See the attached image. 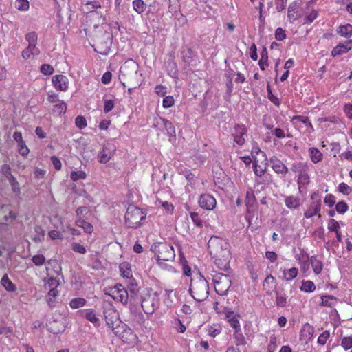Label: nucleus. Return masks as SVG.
Wrapping results in <instances>:
<instances>
[{"label": "nucleus", "instance_id": "f257e3e1", "mask_svg": "<svg viewBox=\"0 0 352 352\" xmlns=\"http://www.w3.org/2000/svg\"><path fill=\"white\" fill-rule=\"evenodd\" d=\"M208 245L210 254L214 259L217 267L221 270H227L229 267L230 259L227 243L218 237H211Z\"/></svg>", "mask_w": 352, "mask_h": 352}, {"label": "nucleus", "instance_id": "f03ea898", "mask_svg": "<svg viewBox=\"0 0 352 352\" xmlns=\"http://www.w3.org/2000/svg\"><path fill=\"white\" fill-rule=\"evenodd\" d=\"M139 65L132 59L126 60L120 67L119 78L122 85L125 83L136 87L140 85V78L138 74Z\"/></svg>", "mask_w": 352, "mask_h": 352}, {"label": "nucleus", "instance_id": "7ed1b4c3", "mask_svg": "<svg viewBox=\"0 0 352 352\" xmlns=\"http://www.w3.org/2000/svg\"><path fill=\"white\" fill-rule=\"evenodd\" d=\"M189 290L191 296L197 302L204 301L209 295L208 283L201 274L192 278Z\"/></svg>", "mask_w": 352, "mask_h": 352}, {"label": "nucleus", "instance_id": "20e7f679", "mask_svg": "<svg viewBox=\"0 0 352 352\" xmlns=\"http://www.w3.org/2000/svg\"><path fill=\"white\" fill-rule=\"evenodd\" d=\"M124 218L127 227L137 228L142 225L146 214L140 208L131 205L127 208Z\"/></svg>", "mask_w": 352, "mask_h": 352}, {"label": "nucleus", "instance_id": "39448f33", "mask_svg": "<svg viewBox=\"0 0 352 352\" xmlns=\"http://www.w3.org/2000/svg\"><path fill=\"white\" fill-rule=\"evenodd\" d=\"M160 298L156 292L148 289L142 296L141 306L146 314H152L159 307Z\"/></svg>", "mask_w": 352, "mask_h": 352}, {"label": "nucleus", "instance_id": "423d86ee", "mask_svg": "<svg viewBox=\"0 0 352 352\" xmlns=\"http://www.w3.org/2000/svg\"><path fill=\"white\" fill-rule=\"evenodd\" d=\"M155 258L159 265L164 261H173L175 257L173 247L168 243H162L154 247Z\"/></svg>", "mask_w": 352, "mask_h": 352}, {"label": "nucleus", "instance_id": "0eeeda50", "mask_svg": "<svg viewBox=\"0 0 352 352\" xmlns=\"http://www.w3.org/2000/svg\"><path fill=\"white\" fill-rule=\"evenodd\" d=\"M212 276L216 292L221 296L227 294L231 286L230 276L220 272H214Z\"/></svg>", "mask_w": 352, "mask_h": 352}, {"label": "nucleus", "instance_id": "6e6552de", "mask_svg": "<svg viewBox=\"0 0 352 352\" xmlns=\"http://www.w3.org/2000/svg\"><path fill=\"white\" fill-rule=\"evenodd\" d=\"M291 170L298 175L297 182L300 188L301 185H306L309 183V166L305 162H295L292 164Z\"/></svg>", "mask_w": 352, "mask_h": 352}, {"label": "nucleus", "instance_id": "1a4fd4ad", "mask_svg": "<svg viewBox=\"0 0 352 352\" xmlns=\"http://www.w3.org/2000/svg\"><path fill=\"white\" fill-rule=\"evenodd\" d=\"M311 203L304 213V217L307 219L311 218L314 215H318V217H320L321 196L318 191L314 192L311 195Z\"/></svg>", "mask_w": 352, "mask_h": 352}, {"label": "nucleus", "instance_id": "9d476101", "mask_svg": "<svg viewBox=\"0 0 352 352\" xmlns=\"http://www.w3.org/2000/svg\"><path fill=\"white\" fill-rule=\"evenodd\" d=\"M104 316L108 327L114 331L120 324L118 312L111 305H108L104 308Z\"/></svg>", "mask_w": 352, "mask_h": 352}, {"label": "nucleus", "instance_id": "9b49d317", "mask_svg": "<svg viewBox=\"0 0 352 352\" xmlns=\"http://www.w3.org/2000/svg\"><path fill=\"white\" fill-rule=\"evenodd\" d=\"M107 294L111 296L114 300L121 302L122 304H127L129 293L125 287L121 284H117L114 287H109Z\"/></svg>", "mask_w": 352, "mask_h": 352}, {"label": "nucleus", "instance_id": "f8f14e48", "mask_svg": "<svg viewBox=\"0 0 352 352\" xmlns=\"http://www.w3.org/2000/svg\"><path fill=\"white\" fill-rule=\"evenodd\" d=\"M116 146L112 143H106L103 145L102 151L98 155V161L101 164H106L114 156Z\"/></svg>", "mask_w": 352, "mask_h": 352}, {"label": "nucleus", "instance_id": "ddd939ff", "mask_svg": "<svg viewBox=\"0 0 352 352\" xmlns=\"http://www.w3.org/2000/svg\"><path fill=\"white\" fill-rule=\"evenodd\" d=\"M247 128L243 124H236L234 126L232 137L234 142L239 146H243L245 142V136L247 135Z\"/></svg>", "mask_w": 352, "mask_h": 352}, {"label": "nucleus", "instance_id": "4468645a", "mask_svg": "<svg viewBox=\"0 0 352 352\" xmlns=\"http://www.w3.org/2000/svg\"><path fill=\"white\" fill-rule=\"evenodd\" d=\"M199 205L203 209L212 210L217 205L215 198L210 194H203L199 197Z\"/></svg>", "mask_w": 352, "mask_h": 352}, {"label": "nucleus", "instance_id": "2eb2a0df", "mask_svg": "<svg viewBox=\"0 0 352 352\" xmlns=\"http://www.w3.org/2000/svg\"><path fill=\"white\" fill-rule=\"evenodd\" d=\"M16 218L15 214L6 206L0 207V224L8 225L12 223Z\"/></svg>", "mask_w": 352, "mask_h": 352}, {"label": "nucleus", "instance_id": "dca6fc26", "mask_svg": "<svg viewBox=\"0 0 352 352\" xmlns=\"http://www.w3.org/2000/svg\"><path fill=\"white\" fill-rule=\"evenodd\" d=\"M89 26L97 28L105 24V17L97 11H89Z\"/></svg>", "mask_w": 352, "mask_h": 352}, {"label": "nucleus", "instance_id": "f3484780", "mask_svg": "<svg viewBox=\"0 0 352 352\" xmlns=\"http://www.w3.org/2000/svg\"><path fill=\"white\" fill-rule=\"evenodd\" d=\"M52 83L54 87L59 91H66L68 88V78L62 74L52 77Z\"/></svg>", "mask_w": 352, "mask_h": 352}, {"label": "nucleus", "instance_id": "a211bd4d", "mask_svg": "<svg viewBox=\"0 0 352 352\" xmlns=\"http://www.w3.org/2000/svg\"><path fill=\"white\" fill-rule=\"evenodd\" d=\"M352 49V40H347L344 43L338 44L331 52L333 56H340Z\"/></svg>", "mask_w": 352, "mask_h": 352}, {"label": "nucleus", "instance_id": "6ab92c4d", "mask_svg": "<svg viewBox=\"0 0 352 352\" xmlns=\"http://www.w3.org/2000/svg\"><path fill=\"white\" fill-rule=\"evenodd\" d=\"M263 289L269 294L272 295L274 292H276V282L275 278L270 274L267 276L263 281Z\"/></svg>", "mask_w": 352, "mask_h": 352}, {"label": "nucleus", "instance_id": "aec40b11", "mask_svg": "<svg viewBox=\"0 0 352 352\" xmlns=\"http://www.w3.org/2000/svg\"><path fill=\"white\" fill-rule=\"evenodd\" d=\"M272 169L278 174L285 175L288 172L287 167L278 158L271 159Z\"/></svg>", "mask_w": 352, "mask_h": 352}, {"label": "nucleus", "instance_id": "412c9836", "mask_svg": "<svg viewBox=\"0 0 352 352\" xmlns=\"http://www.w3.org/2000/svg\"><path fill=\"white\" fill-rule=\"evenodd\" d=\"M111 41L109 38L104 42L98 41L97 43L98 52L103 55L108 54L111 49Z\"/></svg>", "mask_w": 352, "mask_h": 352}, {"label": "nucleus", "instance_id": "4be33fe9", "mask_svg": "<svg viewBox=\"0 0 352 352\" xmlns=\"http://www.w3.org/2000/svg\"><path fill=\"white\" fill-rule=\"evenodd\" d=\"M285 204L289 209H296L300 205V198L294 196H287L285 198Z\"/></svg>", "mask_w": 352, "mask_h": 352}, {"label": "nucleus", "instance_id": "5701e85b", "mask_svg": "<svg viewBox=\"0 0 352 352\" xmlns=\"http://www.w3.org/2000/svg\"><path fill=\"white\" fill-rule=\"evenodd\" d=\"M309 154L313 163L317 164L322 161L323 155L317 148H310Z\"/></svg>", "mask_w": 352, "mask_h": 352}, {"label": "nucleus", "instance_id": "b1692460", "mask_svg": "<svg viewBox=\"0 0 352 352\" xmlns=\"http://www.w3.org/2000/svg\"><path fill=\"white\" fill-rule=\"evenodd\" d=\"M1 283L8 292H15L16 285L10 280L7 274H4L1 280Z\"/></svg>", "mask_w": 352, "mask_h": 352}, {"label": "nucleus", "instance_id": "393cba45", "mask_svg": "<svg viewBox=\"0 0 352 352\" xmlns=\"http://www.w3.org/2000/svg\"><path fill=\"white\" fill-rule=\"evenodd\" d=\"M287 16L291 22L298 19L300 16L296 3H292L288 8Z\"/></svg>", "mask_w": 352, "mask_h": 352}, {"label": "nucleus", "instance_id": "a878e982", "mask_svg": "<svg viewBox=\"0 0 352 352\" xmlns=\"http://www.w3.org/2000/svg\"><path fill=\"white\" fill-rule=\"evenodd\" d=\"M309 263L311 265L314 272L316 274H319L322 272L323 267L322 263L318 259L316 256H311L309 259Z\"/></svg>", "mask_w": 352, "mask_h": 352}, {"label": "nucleus", "instance_id": "bb28decb", "mask_svg": "<svg viewBox=\"0 0 352 352\" xmlns=\"http://www.w3.org/2000/svg\"><path fill=\"white\" fill-rule=\"evenodd\" d=\"M298 273V270L296 267H292L289 270H284L283 272V279L286 280H291L295 278Z\"/></svg>", "mask_w": 352, "mask_h": 352}, {"label": "nucleus", "instance_id": "cd10ccee", "mask_svg": "<svg viewBox=\"0 0 352 352\" xmlns=\"http://www.w3.org/2000/svg\"><path fill=\"white\" fill-rule=\"evenodd\" d=\"M337 298L333 296L327 295L321 297V305L331 307L336 305Z\"/></svg>", "mask_w": 352, "mask_h": 352}, {"label": "nucleus", "instance_id": "c85d7f7f", "mask_svg": "<svg viewBox=\"0 0 352 352\" xmlns=\"http://www.w3.org/2000/svg\"><path fill=\"white\" fill-rule=\"evenodd\" d=\"M291 121L293 123V124L296 125L298 124V122H302L305 126L310 127L311 129H313L312 124L310 122L308 117L302 116H296L292 118Z\"/></svg>", "mask_w": 352, "mask_h": 352}, {"label": "nucleus", "instance_id": "c756f323", "mask_svg": "<svg viewBox=\"0 0 352 352\" xmlns=\"http://www.w3.org/2000/svg\"><path fill=\"white\" fill-rule=\"evenodd\" d=\"M338 33L344 37H350L352 35V25L351 24H346L340 26L338 29Z\"/></svg>", "mask_w": 352, "mask_h": 352}, {"label": "nucleus", "instance_id": "7c9ffc66", "mask_svg": "<svg viewBox=\"0 0 352 352\" xmlns=\"http://www.w3.org/2000/svg\"><path fill=\"white\" fill-rule=\"evenodd\" d=\"M76 224L78 227L82 228L84 230V231L87 233H91L94 230L92 225L85 221L83 219L76 220Z\"/></svg>", "mask_w": 352, "mask_h": 352}, {"label": "nucleus", "instance_id": "2f4dec72", "mask_svg": "<svg viewBox=\"0 0 352 352\" xmlns=\"http://www.w3.org/2000/svg\"><path fill=\"white\" fill-rule=\"evenodd\" d=\"M58 291L57 289L49 290L48 294L46 296V300L50 307H54L55 305V298L58 296Z\"/></svg>", "mask_w": 352, "mask_h": 352}, {"label": "nucleus", "instance_id": "473e14b6", "mask_svg": "<svg viewBox=\"0 0 352 352\" xmlns=\"http://www.w3.org/2000/svg\"><path fill=\"white\" fill-rule=\"evenodd\" d=\"M45 281V287L46 289H57L56 288L59 285V281L56 278H49L47 280H44Z\"/></svg>", "mask_w": 352, "mask_h": 352}, {"label": "nucleus", "instance_id": "72a5a7b5", "mask_svg": "<svg viewBox=\"0 0 352 352\" xmlns=\"http://www.w3.org/2000/svg\"><path fill=\"white\" fill-rule=\"evenodd\" d=\"M133 9L138 14H142L145 11L146 5L142 0H134L133 1Z\"/></svg>", "mask_w": 352, "mask_h": 352}, {"label": "nucleus", "instance_id": "f704fd0d", "mask_svg": "<svg viewBox=\"0 0 352 352\" xmlns=\"http://www.w3.org/2000/svg\"><path fill=\"white\" fill-rule=\"evenodd\" d=\"M276 293V304L278 307H285L287 305V296L285 294H281L277 291Z\"/></svg>", "mask_w": 352, "mask_h": 352}, {"label": "nucleus", "instance_id": "c9c22d12", "mask_svg": "<svg viewBox=\"0 0 352 352\" xmlns=\"http://www.w3.org/2000/svg\"><path fill=\"white\" fill-rule=\"evenodd\" d=\"M120 271L122 275L126 278L132 277L131 267L128 263H122L120 265Z\"/></svg>", "mask_w": 352, "mask_h": 352}, {"label": "nucleus", "instance_id": "e433bc0d", "mask_svg": "<svg viewBox=\"0 0 352 352\" xmlns=\"http://www.w3.org/2000/svg\"><path fill=\"white\" fill-rule=\"evenodd\" d=\"M86 304V300L83 298H75L70 301V307L72 309L82 307Z\"/></svg>", "mask_w": 352, "mask_h": 352}, {"label": "nucleus", "instance_id": "4c0bfd02", "mask_svg": "<svg viewBox=\"0 0 352 352\" xmlns=\"http://www.w3.org/2000/svg\"><path fill=\"white\" fill-rule=\"evenodd\" d=\"M261 59L259 60L258 65L260 66V68L262 70H264L266 67L268 66V56H267V52L265 48L263 50V51L261 53Z\"/></svg>", "mask_w": 352, "mask_h": 352}, {"label": "nucleus", "instance_id": "58836bf2", "mask_svg": "<svg viewBox=\"0 0 352 352\" xmlns=\"http://www.w3.org/2000/svg\"><path fill=\"white\" fill-rule=\"evenodd\" d=\"M300 289L305 292H311L316 289V286L314 282L311 280H304L302 283Z\"/></svg>", "mask_w": 352, "mask_h": 352}, {"label": "nucleus", "instance_id": "ea45409f", "mask_svg": "<svg viewBox=\"0 0 352 352\" xmlns=\"http://www.w3.org/2000/svg\"><path fill=\"white\" fill-rule=\"evenodd\" d=\"M85 318L92 322L96 326L100 324L99 319L97 318L95 312L93 310H88L85 316Z\"/></svg>", "mask_w": 352, "mask_h": 352}, {"label": "nucleus", "instance_id": "a19ab883", "mask_svg": "<svg viewBox=\"0 0 352 352\" xmlns=\"http://www.w3.org/2000/svg\"><path fill=\"white\" fill-rule=\"evenodd\" d=\"M86 177V173L82 170L72 171L70 173V178L73 182L85 179Z\"/></svg>", "mask_w": 352, "mask_h": 352}, {"label": "nucleus", "instance_id": "79ce46f5", "mask_svg": "<svg viewBox=\"0 0 352 352\" xmlns=\"http://www.w3.org/2000/svg\"><path fill=\"white\" fill-rule=\"evenodd\" d=\"M11 185L12 190L16 195L19 196L21 194V189L19 182L16 181L14 177H11L8 180Z\"/></svg>", "mask_w": 352, "mask_h": 352}, {"label": "nucleus", "instance_id": "37998d69", "mask_svg": "<svg viewBox=\"0 0 352 352\" xmlns=\"http://www.w3.org/2000/svg\"><path fill=\"white\" fill-rule=\"evenodd\" d=\"M66 110L67 104L63 102L54 105L53 109L54 113H56L58 116L64 114L66 112Z\"/></svg>", "mask_w": 352, "mask_h": 352}, {"label": "nucleus", "instance_id": "c03bdc74", "mask_svg": "<svg viewBox=\"0 0 352 352\" xmlns=\"http://www.w3.org/2000/svg\"><path fill=\"white\" fill-rule=\"evenodd\" d=\"M253 165H254L253 166L254 172V174L256 175V176L261 177L262 175H264V173H265V170H266L265 166H262L261 165H258V162L256 160L254 161Z\"/></svg>", "mask_w": 352, "mask_h": 352}, {"label": "nucleus", "instance_id": "a18cd8bd", "mask_svg": "<svg viewBox=\"0 0 352 352\" xmlns=\"http://www.w3.org/2000/svg\"><path fill=\"white\" fill-rule=\"evenodd\" d=\"M15 8L19 10H27L29 8L28 0H16Z\"/></svg>", "mask_w": 352, "mask_h": 352}, {"label": "nucleus", "instance_id": "49530a36", "mask_svg": "<svg viewBox=\"0 0 352 352\" xmlns=\"http://www.w3.org/2000/svg\"><path fill=\"white\" fill-rule=\"evenodd\" d=\"M166 120L162 117L156 116L154 118L153 126L162 129L164 126Z\"/></svg>", "mask_w": 352, "mask_h": 352}, {"label": "nucleus", "instance_id": "de8ad7c7", "mask_svg": "<svg viewBox=\"0 0 352 352\" xmlns=\"http://www.w3.org/2000/svg\"><path fill=\"white\" fill-rule=\"evenodd\" d=\"M341 345L345 350L352 348V336L344 337L342 339Z\"/></svg>", "mask_w": 352, "mask_h": 352}, {"label": "nucleus", "instance_id": "09e8293b", "mask_svg": "<svg viewBox=\"0 0 352 352\" xmlns=\"http://www.w3.org/2000/svg\"><path fill=\"white\" fill-rule=\"evenodd\" d=\"M163 129H164L167 131V133L170 137H175V130L174 126H173V124L170 122L166 120V124H164Z\"/></svg>", "mask_w": 352, "mask_h": 352}, {"label": "nucleus", "instance_id": "8fccbe9b", "mask_svg": "<svg viewBox=\"0 0 352 352\" xmlns=\"http://www.w3.org/2000/svg\"><path fill=\"white\" fill-rule=\"evenodd\" d=\"M159 204L168 212L171 214L173 212L174 206L171 203L158 200Z\"/></svg>", "mask_w": 352, "mask_h": 352}, {"label": "nucleus", "instance_id": "3c124183", "mask_svg": "<svg viewBox=\"0 0 352 352\" xmlns=\"http://www.w3.org/2000/svg\"><path fill=\"white\" fill-rule=\"evenodd\" d=\"M72 249L73 251L84 254L86 253V248L79 243H73L72 244Z\"/></svg>", "mask_w": 352, "mask_h": 352}, {"label": "nucleus", "instance_id": "603ef678", "mask_svg": "<svg viewBox=\"0 0 352 352\" xmlns=\"http://www.w3.org/2000/svg\"><path fill=\"white\" fill-rule=\"evenodd\" d=\"M234 338L236 340L237 345H245L246 342L243 335L240 332V330L236 331L234 333Z\"/></svg>", "mask_w": 352, "mask_h": 352}, {"label": "nucleus", "instance_id": "864d4df0", "mask_svg": "<svg viewBox=\"0 0 352 352\" xmlns=\"http://www.w3.org/2000/svg\"><path fill=\"white\" fill-rule=\"evenodd\" d=\"M34 230L37 233V236H34L33 240L36 242L43 240L45 236L43 230L39 226H36Z\"/></svg>", "mask_w": 352, "mask_h": 352}, {"label": "nucleus", "instance_id": "5fc2aeb1", "mask_svg": "<svg viewBox=\"0 0 352 352\" xmlns=\"http://www.w3.org/2000/svg\"><path fill=\"white\" fill-rule=\"evenodd\" d=\"M348 206L344 201H340L336 205V211L340 214H344L348 210Z\"/></svg>", "mask_w": 352, "mask_h": 352}, {"label": "nucleus", "instance_id": "6e6d98bb", "mask_svg": "<svg viewBox=\"0 0 352 352\" xmlns=\"http://www.w3.org/2000/svg\"><path fill=\"white\" fill-rule=\"evenodd\" d=\"M329 337V332L328 331H324L319 336L318 342L321 345H324Z\"/></svg>", "mask_w": 352, "mask_h": 352}, {"label": "nucleus", "instance_id": "4d7b16f0", "mask_svg": "<svg viewBox=\"0 0 352 352\" xmlns=\"http://www.w3.org/2000/svg\"><path fill=\"white\" fill-rule=\"evenodd\" d=\"M32 260L36 265L41 266L45 263V258L43 254H36L32 257Z\"/></svg>", "mask_w": 352, "mask_h": 352}, {"label": "nucleus", "instance_id": "13d9d810", "mask_svg": "<svg viewBox=\"0 0 352 352\" xmlns=\"http://www.w3.org/2000/svg\"><path fill=\"white\" fill-rule=\"evenodd\" d=\"M339 191L344 195H348L352 192V189L346 184L342 182L339 184Z\"/></svg>", "mask_w": 352, "mask_h": 352}, {"label": "nucleus", "instance_id": "bf43d9fd", "mask_svg": "<svg viewBox=\"0 0 352 352\" xmlns=\"http://www.w3.org/2000/svg\"><path fill=\"white\" fill-rule=\"evenodd\" d=\"M75 123L77 127L81 129L87 126V120L83 116H81L76 117Z\"/></svg>", "mask_w": 352, "mask_h": 352}, {"label": "nucleus", "instance_id": "052dcab7", "mask_svg": "<svg viewBox=\"0 0 352 352\" xmlns=\"http://www.w3.org/2000/svg\"><path fill=\"white\" fill-rule=\"evenodd\" d=\"M128 288L131 296H135L139 292V287L138 286V284L134 282V280H131V283H129Z\"/></svg>", "mask_w": 352, "mask_h": 352}, {"label": "nucleus", "instance_id": "680f3d73", "mask_svg": "<svg viewBox=\"0 0 352 352\" xmlns=\"http://www.w3.org/2000/svg\"><path fill=\"white\" fill-rule=\"evenodd\" d=\"M340 228V226L338 221L335 219H331L328 223V229L331 232H338Z\"/></svg>", "mask_w": 352, "mask_h": 352}, {"label": "nucleus", "instance_id": "e2e57ef3", "mask_svg": "<svg viewBox=\"0 0 352 352\" xmlns=\"http://www.w3.org/2000/svg\"><path fill=\"white\" fill-rule=\"evenodd\" d=\"M41 72L45 75H50L54 72V68L48 64H43L41 67Z\"/></svg>", "mask_w": 352, "mask_h": 352}, {"label": "nucleus", "instance_id": "0e129e2a", "mask_svg": "<svg viewBox=\"0 0 352 352\" xmlns=\"http://www.w3.org/2000/svg\"><path fill=\"white\" fill-rule=\"evenodd\" d=\"M1 172L3 175L7 178V179H10L11 177L14 176L12 175L11 168L9 165L4 164L1 166Z\"/></svg>", "mask_w": 352, "mask_h": 352}, {"label": "nucleus", "instance_id": "69168bd1", "mask_svg": "<svg viewBox=\"0 0 352 352\" xmlns=\"http://www.w3.org/2000/svg\"><path fill=\"white\" fill-rule=\"evenodd\" d=\"M275 38L278 41H283L286 38L285 31L281 28H278L275 31Z\"/></svg>", "mask_w": 352, "mask_h": 352}, {"label": "nucleus", "instance_id": "338daca9", "mask_svg": "<svg viewBox=\"0 0 352 352\" xmlns=\"http://www.w3.org/2000/svg\"><path fill=\"white\" fill-rule=\"evenodd\" d=\"M115 104L112 100H105L104 103V111L107 113L114 108Z\"/></svg>", "mask_w": 352, "mask_h": 352}, {"label": "nucleus", "instance_id": "774afa93", "mask_svg": "<svg viewBox=\"0 0 352 352\" xmlns=\"http://www.w3.org/2000/svg\"><path fill=\"white\" fill-rule=\"evenodd\" d=\"M190 214L192 221L197 226H199V227L202 226V221L199 218L198 213L192 212H190Z\"/></svg>", "mask_w": 352, "mask_h": 352}]
</instances>
